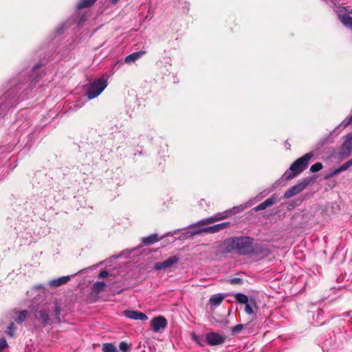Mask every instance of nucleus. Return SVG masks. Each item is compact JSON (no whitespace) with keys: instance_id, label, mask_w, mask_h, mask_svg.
<instances>
[{"instance_id":"23","label":"nucleus","mask_w":352,"mask_h":352,"mask_svg":"<svg viewBox=\"0 0 352 352\" xmlns=\"http://www.w3.org/2000/svg\"><path fill=\"white\" fill-rule=\"evenodd\" d=\"M235 299L240 303L245 304L249 301L248 296L242 294L237 293L234 295Z\"/></svg>"},{"instance_id":"1","label":"nucleus","mask_w":352,"mask_h":352,"mask_svg":"<svg viewBox=\"0 0 352 352\" xmlns=\"http://www.w3.org/2000/svg\"><path fill=\"white\" fill-rule=\"evenodd\" d=\"M253 239L250 236H236L229 238L223 241L224 251L230 252L236 251L239 255H247L253 253H265L268 252L265 248L253 247Z\"/></svg>"},{"instance_id":"22","label":"nucleus","mask_w":352,"mask_h":352,"mask_svg":"<svg viewBox=\"0 0 352 352\" xmlns=\"http://www.w3.org/2000/svg\"><path fill=\"white\" fill-rule=\"evenodd\" d=\"M106 284L103 281H97L93 285V290L95 292H100L104 289Z\"/></svg>"},{"instance_id":"17","label":"nucleus","mask_w":352,"mask_h":352,"mask_svg":"<svg viewBox=\"0 0 352 352\" xmlns=\"http://www.w3.org/2000/svg\"><path fill=\"white\" fill-rule=\"evenodd\" d=\"M224 297L225 296L223 294H214L210 297L209 302L211 305L217 307L222 302Z\"/></svg>"},{"instance_id":"26","label":"nucleus","mask_w":352,"mask_h":352,"mask_svg":"<svg viewBox=\"0 0 352 352\" xmlns=\"http://www.w3.org/2000/svg\"><path fill=\"white\" fill-rule=\"evenodd\" d=\"M322 167L323 166L321 162H316L311 166L310 171L312 173H316L320 170Z\"/></svg>"},{"instance_id":"36","label":"nucleus","mask_w":352,"mask_h":352,"mask_svg":"<svg viewBox=\"0 0 352 352\" xmlns=\"http://www.w3.org/2000/svg\"><path fill=\"white\" fill-rule=\"evenodd\" d=\"M54 311L57 316L60 314V307L59 306H56L54 308Z\"/></svg>"},{"instance_id":"20","label":"nucleus","mask_w":352,"mask_h":352,"mask_svg":"<svg viewBox=\"0 0 352 352\" xmlns=\"http://www.w3.org/2000/svg\"><path fill=\"white\" fill-rule=\"evenodd\" d=\"M28 316V311L27 310H23L16 313V316L14 318L15 321L18 323H22L24 322Z\"/></svg>"},{"instance_id":"15","label":"nucleus","mask_w":352,"mask_h":352,"mask_svg":"<svg viewBox=\"0 0 352 352\" xmlns=\"http://www.w3.org/2000/svg\"><path fill=\"white\" fill-rule=\"evenodd\" d=\"M70 280L69 276H62L50 281L49 285L53 287H57L67 283Z\"/></svg>"},{"instance_id":"31","label":"nucleus","mask_w":352,"mask_h":352,"mask_svg":"<svg viewBox=\"0 0 352 352\" xmlns=\"http://www.w3.org/2000/svg\"><path fill=\"white\" fill-rule=\"evenodd\" d=\"M243 328V325L241 324H239L232 328V333H239Z\"/></svg>"},{"instance_id":"27","label":"nucleus","mask_w":352,"mask_h":352,"mask_svg":"<svg viewBox=\"0 0 352 352\" xmlns=\"http://www.w3.org/2000/svg\"><path fill=\"white\" fill-rule=\"evenodd\" d=\"M15 332V327L13 322L10 323L6 331V334L10 337H13Z\"/></svg>"},{"instance_id":"33","label":"nucleus","mask_w":352,"mask_h":352,"mask_svg":"<svg viewBox=\"0 0 352 352\" xmlns=\"http://www.w3.org/2000/svg\"><path fill=\"white\" fill-rule=\"evenodd\" d=\"M109 274V272L107 271V270H102L99 274H98V277L100 278H105L108 276Z\"/></svg>"},{"instance_id":"6","label":"nucleus","mask_w":352,"mask_h":352,"mask_svg":"<svg viewBox=\"0 0 352 352\" xmlns=\"http://www.w3.org/2000/svg\"><path fill=\"white\" fill-rule=\"evenodd\" d=\"M310 180L309 179H304L301 182L289 188L283 195L284 199H289L292 197L302 192L307 186L309 184Z\"/></svg>"},{"instance_id":"24","label":"nucleus","mask_w":352,"mask_h":352,"mask_svg":"<svg viewBox=\"0 0 352 352\" xmlns=\"http://www.w3.org/2000/svg\"><path fill=\"white\" fill-rule=\"evenodd\" d=\"M102 350L103 352H118L116 347L111 343L104 344Z\"/></svg>"},{"instance_id":"19","label":"nucleus","mask_w":352,"mask_h":352,"mask_svg":"<svg viewBox=\"0 0 352 352\" xmlns=\"http://www.w3.org/2000/svg\"><path fill=\"white\" fill-rule=\"evenodd\" d=\"M339 19L346 27L352 29V17L349 14H340Z\"/></svg>"},{"instance_id":"18","label":"nucleus","mask_w":352,"mask_h":352,"mask_svg":"<svg viewBox=\"0 0 352 352\" xmlns=\"http://www.w3.org/2000/svg\"><path fill=\"white\" fill-rule=\"evenodd\" d=\"M160 239L158 238V235L157 234H152L148 236L143 237L142 239V242L146 245H150L158 241Z\"/></svg>"},{"instance_id":"42","label":"nucleus","mask_w":352,"mask_h":352,"mask_svg":"<svg viewBox=\"0 0 352 352\" xmlns=\"http://www.w3.org/2000/svg\"><path fill=\"white\" fill-rule=\"evenodd\" d=\"M112 3H116L118 0H110Z\"/></svg>"},{"instance_id":"35","label":"nucleus","mask_w":352,"mask_h":352,"mask_svg":"<svg viewBox=\"0 0 352 352\" xmlns=\"http://www.w3.org/2000/svg\"><path fill=\"white\" fill-rule=\"evenodd\" d=\"M192 339L197 342L200 345H202V344L201 343V340L202 339L201 337L200 336H196L195 334H193L192 335Z\"/></svg>"},{"instance_id":"29","label":"nucleus","mask_w":352,"mask_h":352,"mask_svg":"<svg viewBox=\"0 0 352 352\" xmlns=\"http://www.w3.org/2000/svg\"><path fill=\"white\" fill-rule=\"evenodd\" d=\"M228 282L232 285H241L243 280L241 278H233L230 279Z\"/></svg>"},{"instance_id":"38","label":"nucleus","mask_w":352,"mask_h":352,"mask_svg":"<svg viewBox=\"0 0 352 352\" xmlns=\"http://www.w3.org/2000/svg\"><path fill=\"white\" fill-rule=\"evenodd\" d=\"M351 122H352V116L348 119L346 123L345 124V126L349 124Z\"/></svg>"},{"instance_id":"39","label":"nucleus","mask_w":352,"mask_h":352,"mask_svg":"<svg viewBox=\"0 0 352 352\" xmlns=\"http://www.w3.org/2000/svg\"><path fill=\"white\" fill-rule=\"evenodd\" d=\"M285 147H286V148H287V149H288V150H289V149H290V146H291V145H290V144H289V143H288V142H287V141H286V142H285Z\"/></svg>"},{"instance_id":"12","label":"nucleus","mask_w":352,"mask_h":352,"mask_svg":"<svg viewBox=\"0 0 352 352\" xmlns=\"http://www.w3.org/2000/svg\"><path fill=\"white\" fill-rule=\"evenodd\" d=\"M352 166V158L347 161L346 162L344 163L342 165H341L338 168H336L333 171H332L330 174H329L326 178L332 177L341 172H343L346 170H347L349 167Z\"/></svg>"},{"instance_id":"7","label":"nucleus","mask_w":352,"mask_h":352,"mask_svg":"<svg viewBox=\"0 0 352 352\" xmlns=\"http://www.w3.org/2000/svg\"><path fill=\"white\" fill-rule=\"evenodd\" d=\"M179 261V256L175 255L173 256L168 257L167 259L161 261L157 262L155 263L154 268L156 270H161L163 269H169L171 268L173 265L178 263Z\"/></svg>"},{"instance_id":"28","label":"nucleus","mask_w":352,"mask_h":352,"mask_svg":"<svg viewBox=\"0 0 352 352\" xmlns=\"http://www.w3.org/2000/svg\"><path fill=\"white\" fill-rule=\"evenodd\" d=\"M215 222V219H214L213 217H210L204 219H202L199 221V223L206 225V224H210Z\"/></svg>"},{"instance_id":"8","label":"nucleus","mask_w":352,"mask_h":352,"mask_svg":"<svg viewBox=\"0 0 352 352\" xmlns=\"http://www.w3.org/2000/svg\"><path fill=\"white\" fill-rule=\"evenodd\" d=\"M206 340L208 345L216 346L223 344L226 337L216 332H210L206 334Z\"/></svg>"},{"instance_id":"37","label":"nucleus","mask_w":352,"mask_h":352,"mask_svg":"<svg viewBox=\"0 0 352 352\" xmlns=\"http://www.w3.org/2000/svg\"><path fill=\"white\" fill-rule=\"evenodd\" d=\"M41 64H40V63H36V64H35V65H34V66L33 67V68H32V69H33V70H34V71H35V70H36L37 69L40 68V67H41Z\"/></svg>"},{"instance_id":"3","label":"nucleus","mask_w":352,"mask_h":352,"mask_svg":"<svg viewBox=\"0 0 352 352\" xmlns=\"http://www.w3.org/2000/svg\"><path fill=\"white\" fill-rule=\"evenodd\" d=\"M107 85V80L104 78L96 79L87 85L85 96L89 100H92L98 97L104 90Z\"/></svg>"},{"instance_id":"16","label":"nucleus","mask_w":352,"mask_h":352,"mask_svg":"<svg viewBox=\"0 0 352 352\" xmlns=\"http://www.w3.org/2000/svg\"><path fill=\"white\" fill-rule=\"evenodd\" d=\"M276 202V198L272 196L268 199H267L263 202L258 204L254 209L256 211L263 210L267 208L269 206H272Z\"/></svg>"},{"instance_id":"5","label":"nucleus","mask_w":352,"mask_h":352,"mask_svg":"<svg viewBox=\"0 0 352 352\" xmlns=\"http://www.w3.org/2000/svg\"><path fill=\"white\" fill-rule=\"evenodd\" d=\"M352 153V134L349 133L344 136V140L340 147L338 156L341 159L346 158Z\"/></svg>"},{"instance_id":"13","label":"nucleus","mask_w":352,"mask_h":352,"mask_svg":"<svg viewBox=\"0 0 352 352\" xmlns=\"http://www.w3.org/2000/svg\"><path fill=\"white\" fill-rule=\"evenodd\" d=\"M352 166V158L347 161L346 162L344 163L342 165H341L338 168H336L333 171H332L330 174H329L326 178L332 177L341 172H343L346 170H347L349 167Z\"/></svg>"},{"instance_id":"2","label":"nucleus","mask_w":352,"mask_h":352,"mask_svg":"<svg viewBox=\"0 0 352 352\" xmlns=\"http://www.w3.org/2000/svg\"><path fill=\"white\" fill-rule=\"evenodd\" d=\"M313 157L314 154L312 153H308L296 160L292 164L289 170L284 173L281 177V179L288 181L298 176L307 168L309 161Z\"/></svg>"},{"instance_id":"4","label":"nucleus","mask_w":352,"mask_h":352,"mask_svg":"<svg viewBox=\"0 0 352 352\" xmlns=\"http://www.w3.org/2000/svg\"><path fill=\"white\" fill-rule=\"evenodd\" d=\"M230 225V222H223L221 223L216 224L212 226L204 228L197 230H195L192 232H187V236H192L194 235L199 234L201 232H207V233H216L226 228H228Z\"/></svg>"},{"instance_id":"32","label":"nucleus","mask_w":352,"mask_h":352,"mask_svg":"<svg viewBox=\"0 0 352 352\" xmlns=\"http://www.w3.org/2000/svg\"><path fill=\"white\" fill-rule=\"evenodd\" d=\"M7 346H8V344H7L6 339L1 338L0 340V352H1Z\"/></svg>"},{"instance_id":"11","label":"nucleus","mask_w":352,"mask_h":352,"mask_svg":"<svg viewBox=\"0 0 352 352\" xmlns=\"http://www.w3.org/2000/svg\"><path fill=\"white\" fill-rule=\"evenodd\" d=\"M35 318L43 325H47L50 321L49 313L45 309L38 310L35 313Z\"/></svg>"},{"instance_id":"34","label":"nucleus","mask_w":352,"mask_h":352,"mask_svg":"<svg viewBox=\"0 0 352 352\" xmlns=\"http://www.w3.org/2000/svg\"><path fill=\"white\" fill-rule=\"evenodd\" d=\"M227 217H228L227 215L223 216L221 214H217L214 215L213 217H214V219H215V221H217L223 219Z\"/></svg>"},{"instance_id":"21","label":"nucleus","mask_w":352,"mask_h":352,"mask_svg":"<svg viewBox=\"0 0 352 352\" xmlns=\"http://www.w3.org/2000/svg\"><path fill=\"white\" fill-rule=\"evenodd\" d=\"M96 0H80L77 4L76 8L80 10L82 8H88L94 4Z\"/></svg>"},{"instance_id":"25","label":"nucleus","mask_w":352,"mask_h":352,"mask_svg":"<svg viewBox=\"0 0 352 352\" xmlns=\"http://www.w3.org/2000/svg\"><path fill=\"white\" fill-rule=\"evenodd\" d=\"M245 307V311L248 314H253V307L255 306V302L253 300H249L246 302Z\"/></svg>"},{"instance_id":"9","label":"nucleus","mask_w":352,"mask_h":352,"mask_svg":"<svg viewBox=\"0 0 352 352\" xmlns=\"http://www.w3.org/2000/svg\"><path fill=\"white\" fill-rule=\"evenodd\" d=\"M167 325V321L163 316L155 317L151 322V327L153 331L158 332L164 330Z\"/></svg>"},{"instance_id":"14","label":"nucleus","mask_w":352,"mask_h":352,"mask_svg":"<svg viewBox=\"0 0 352 352\" xmlns=\"http://www.w3.org/2000/svg\"><path fill=\"white\" fill-rule=\"evenodd\" d=\"M145 54H146L145 51H139L137 52L132 53L125 57L124 62L127 64H130L131 63L135 62L140 58H141Z\"/></svg>"},{"instance_id":"41","label":"nucleus","mask_w":352,"mask_h":352,"mask_svg":"<svg viewBox=\"0 0 352 352\" xmlns=\"http://www.w3.org/2000/svg\"><path fill=\"white\" fill-rule=\"evenodd\" d=\"M351 314H352V313H349V314H348V316L351 317V318H350V322L352 323V315H351Z\"/></svg>"},{"instance_id":"40","label":"nucleus","mask_w":352,"mask_h":352,"mask_svg":"<svg viewBox=\"0 0 352 352\" xmlns=\"http://www.w3.org/2000/svg\"><path fill=\"white\" fill-rule=\"evenodd\" d=\"M121 65H122V62L118 61V62H117V63H115V67H120Z\"/></svg>"},{"instance_id":"10","label":"nucleus","mask_w":352,"mask_h":352,"mask_svg":"<svg viewBox=\"0 0 352 352\" xmlns=\"http://www.w3.org/2000/svg\"><path fill=\"white\" fill-rule=\"evenodd\" d=\"M123 313L126 317L130 319L140 320L142 321H145L148 319V317L145 314L138 311L125 310Z\"/></svg>"},{"instance_id":"30","label":"nucleus","mask_w":352,"mask_h":352,"mask_svg":"<svg viewBox=\"0 0 352 352\" xmlns=\"http://www.w3.org/2000/svg\"><path fill=\"white\" fill-rule=\"evenodd\" d=\"M120 350L122 352H128L129 351V346L127 343L124 342H121L119 345Z\"/></svg>"}]
</instances>
